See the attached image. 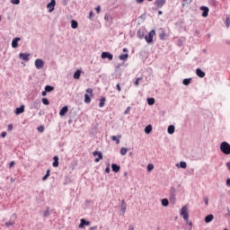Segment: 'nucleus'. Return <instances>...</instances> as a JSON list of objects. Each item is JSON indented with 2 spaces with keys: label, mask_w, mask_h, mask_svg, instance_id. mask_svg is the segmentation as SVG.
Returning a JSON list of instances; mask_svg holds the SVG:
<instances>
[{
  "label": "nucleus",
  "mask_w": 230,
  "mask_h": 230,
  "mask_svg": "<svg viewBox=\"0 0 230 230\" xmlns=\"http://www.w3.org/2000/svg\"><path fill=\"white\" fill-rule=\"evenodd\" d=\"M181 216L182 217L183 220L189 224V226L190 227L193 226V223L190 221L188 223V220H190V214L188 213V207L186 206H183L181 208Z\"/></svg>",
  "instance_id": "obj_1"
},
{
  "label": "nucleus",
  "mask_w": 230,
  "mask_h": 230,
  "mask_svg": "<svg viewBox=\"0 0 230 230\" xmlns=\"http://www.w3.org/2000/svg\"><path fill=\"white\" fill-rule=\"evenodd\" d=\"M220 150L225 155H230V144L227 142H222L220 145Z\"/></svg>",
  "instance_id": "obj_2"
},
{
  "label": "nucleus",
  "mask_w": 230,
  "mask_h": 230,
  "mask_svg": "<svg viewBox=\"0 0 230 230\" xmlns=\"http://www.w3.org/2000/svg\"><path fill=\"white\" fill-rule=\"evenodd\" d=\"M154 36H155V30H151L148 32V34L144 37V39L147 44H153L154 43Z\"/></svg>",
  "instance_id": "obj_3"
},
{
  "label": "nucleus",
  "mask_w": 230,
  "mask_h": 230,
  "mask_svg": "<svg viewBox=\"0 0 230 230\" xmlns=\"http://www.w3.org/2000/svg\"><path fill=\"white\" fill-rule=\"evenodd\" d=\"M154 4L155 7H153V10L157 12V10H161V8L166 4V0H155Z\"/></svg>",
  "instance_id": "obj_4"
},
{
  "label": "nucleus",
  "mask_w": 230,
  "mask_h": 230,
  "mask_svg": "<svg viewBox=\"0 0 230 230\" xmlns=\"http://www.w3.org/2000/svg\"><path fill=\"white\" fill-rule=\"evenodd\" d=\"M101 58L102 60L108 59V60H113L114 59V55L109 51H104L101 54Z\"/></svg>",
  "instance_id": "obj_5"
},
{
  "label": "nucleus",
  "mask_w": 230,
  "mask_h": 230,
  "mask_svg": "<svg viewBox=\"0 0 230 230\" xmlns=\"http://www.w3.org/2000/svg\"><path fill=\"white\" fill-rule=\"evenodd\" d=\"M93 157H97L94 160V163H100V161H102V159H103V154L102 153V151H94L93 153Z\"/></svg>",
  "instance_id": "obj_6"
},
{
  "label": "nucleus",
  "mask_w": 230,
  "mask_h": 230,
  "mask_svg": "<svg viewBox=\"0 0 230 230\" xmlns=\"http://www.w3.org/2000/svg\"><path fill=\"white\" fill-rule=\"evenodd\" d=\"M55 6H57V0H50V2L47 4L49 13L55 12Z\"/></svg>",
  "instance_id": "obj_7"
},
{
  "label": "nucleus",
  "mask_w": 230,
  "mask_h": 230,
  "mask_svg": "<svg viewBox=\"0 0 230 230\" xmlns=\"http://www.w3.org/2000/svg\"><path fill=\"white\" fill-rule=\"evenodd\" d=\"M199 10L202 12L201 17L206 18L208 15H209V7L202 5L199 7Z\"/></svg>",
  "instance_id": "obj_8"
},
{
  "label": "nucleus",
  "mask_w": 230,
  "mask_h": 230,
  "mask_svg": "<svg viewBox=\"0 0 230 230\" xmlns=\"http://www.w3.org/2000/svg\"><path fill=\"white\" fill-rule=\"evenodd\" d=\"M36 69H42L44 67V60L37 58L34 62Z\"/></svg>",
  "instance_id": "obj_9"
},
{
  "label": "nucleus",
  "mask_w": 230,
  "mask_h": 230,
  "mask_svg": "<svg viewBox=\"0 0 230 230\" xmlns=\"http://www.w3.org/2000/svg\"><path fill=\"white\" fill-rule=\"evenodd\" d=\"M19 59L23 60V62H30V53H20Z\"/></svg>",
  "instance_id": "obj_10"
},
{
  "label": "nucleus",
  "mask_w": 230,
  "mask_h": 230,
  "mask_svg": "<svg viewBox=\"0 0 230 230\" xmlns=\"http://www.w3.org/2000/svg\"><path fill=\"white\" fill-rule=\"evenodd\" d=\"M85 226H91V222L85 218H82L80 220V224L78 225L79 229H84V227H85Z\"/></svg>",
  "instance_id": "obj_11"
},
{
  "label": "nucleus",
  "mask_w": 230,
  "mask_h": 230,
  "mask_svg": "<svg viewBox=\"0 0 230 230\" xmlns=\"http://www.w3.org/2000/svg\"><path fill=\"white\" fill-rule=\"evenodd\" d=\"M127 213V203H125V199H122L120 202V215L123 217Z\"/></svg>",
  "instance_id": "obj_12"
},
{
  "label": "nucleus",
  "mask_w": 230,
  "mask_h": 230,
  "mask_svg": "<svg viewBox=\"0 0 230 230\" xmlns=\"http://www.w3.org/2000/svg\"><path fill=\"white\" fill-rule=\"evenodd\" d=\"M69 112V107L67 105L63 106L59 111V116L64 117Z\"/></svg>",
  "instance_id": "obj_13"
},
{
  "label": "nucleus",
  "mask_w": 230,
  "mask_h": 230,
  "mask_svg": "<svg viewBox=\"0 0 230 230\" xmlns=\"http://www.w3.org/2000/svg\"><path fill=\"white\" fill-rule=\"evenodd\" d=\"M19 40H21V38H19V37L13 39L12 48H13V49H17V48H19Z\"/></svg>",
  "instance_id": "obj_14"
},
{
  "label": "nucleus",
  "mask_w": 230,
  "mask_h": 230,
  "mask_svg": "<svg viewBox=\"0 0 230 230\" xmlns=\"http://www.w3.org/2000/svg\"><path fill=\"white\" fill-rule=\"evenodd\" d=\"M24 104H22L20 107L15 109L14 113L16 114V116H19L24 112Z\"/></svg>",
  "instance_id": "obj_15"
},
{
  "label": "nucleus",
  "mask_w": 230,
  "mask_h": 230,
  "mask_svg": "<svg viewBox=\"0 0 230 230\" xmlns=\"http://www.w3.org/2000/svg\"><path fill=\"white\" fill-rule=\"evenodd\" d=\"M196 75H197V76H199V78H204V76H206V72L200 68H197Z\"/></svg>",
  "instance_id": "obj_16"
},
{
  "label": "nucleus",
  "mask_w": 230,
  "mask_h": 230,
  "mask_svg": "<svg viewBox=\"0 0 230 230\" xmlns=\"http://www.w3.org/2000/svg\"><path fill=\"white\" fill-rule=\"evenodd\" d=\"M80 76H82V70H80V69L75 70L73 75V78L75 80H80Z\"/></svg>",
  "instance_id": "obj_17"
},
{
  "label": "nucleus",
  "mask_w": 230,
  "mask_h": 230,
  "mask_svg": "<svg viewBox=\"0 0 230 230\" xmlns=\"http://www.w3.org/2000/svg\"><path fill=\"white\" fill-rule=\"evenodd\" d=\"M111 170L114 172V173H118L119 170H121V166H119L118 164H112Z\"/></svg>",
  "instance_id": "obj_18"
},
{
  "label": "nucleus",
  "mask_w": 230,
  "mask_h": 230,
  "mask_svg": "<svg viewBox=\"0 0 230 230\" xmlns=\"http://www.w3.org/2000/svg\"><path fill=\"white\" fill-rule=\"evenodd\" d=\"M214 218H215V216H213V214H208L205 217V223L210 224V222H213Z\"/></svg>",
  "instance_id": "obj_19"
},
{
  "label": "nucleus",
  "mask_w": 230,
  "mask_h": 230,
  "mask_svg": "<svg viewBox=\"0 0 230 230\" xmlns=\"http://www.w3.org/2000/svg\"><path fill=\"white\" fill-rule=\"evenodd\" d=\"M137 37L138 39H145V30L143 29H139L137 31Z\"/></svg>",
  "instance_id": "obj_20"
},
{
  "label": "nucleus",
  "mask_w": 230,
  "mask_h": 230,
  "mask_svg": "<svg viewBox=\"0 0 230 230\" xmlns=\"http://www.w3.org/2000/svg\"><path fill=\"white\" fill-rule=\"evenodd\" d=\"M53 163H52V166L53 168H58V164H59V162H58V156L55 155L53 157Z\"/></svg>",
  "instance_id": "obj_21"
},
{
  "label": "nucleus",
  "mask_w": 230,
  "mask_h": 230,
  "mask_svg": "<svg viewBox=\"0 0 230 230\" xmlns=\"http://www.w3.org/2000/svg\"><path fill=\"white\" fill-rule=\"evenodd\" d=\"M104 20H105L106 22H108V23L110 24V26H111V24H112V16H111V14L106 13L105 16H104Z\"/></svg>",
  "instance_id": "obj_22"
},
{
  "label": "nucleus",
  "mask_w": 230,
  "mask_h": 230,
  "mask_svg": "<svg viewBox=\"0 0 230 230\" xmlns=\"http://www.w3.org/2000/svg\"><path fill=\"white\" fill-rule=\"evenodd\" d=\"M167 132H168V134H170L171 136H172V134H174V133H175V126H173V125L168 126V128H167Z\"/></svg>",
  "instance_id": "obj_23"
},
{
  "label": "nucleus",
  "mask_w": 230,
  "mask_h": 230,
  "mask_svg": "<svg viewBox=\"0 0 230 230\" xmlns=\"http://www.w3.org/2000/svg\"><path fill=\"white\" fill-rule=\"evenodd\" d=\"M119 60H123L124 62L128 60V53L120 54L119 56Z\"/></svg>",
  "instance_id": "obj_24"
},
{
  "label": "nucleus",
  "mask_w": 230,
  "mask_h": 230,
  "mask_svg": "<svg viewBox=\"0 0 230 230\" xmlns=\"http://www.w3.org/2000/svg\"><path fill=\"white\" fill-rule=\"evenodd\" d=\"M71 29L76 30L78 28V22L76 20H71Z\"/></svg>",
  "instance_id": "obj_25"
},
{
  "label": "nucleus",
  "mask_w": 230,
  "mask_h": 230,
  "mask_svg": "<svg viewBox=\"0 0 230 230\" xmlns=\"http://www.w3.org/2000/svg\"><path fill=\"white\" fill-rule=\"evenodd\" d=\"M176 166H179L180 168L186 170V168L188 167V164H186V162L184 161H181L180 162V164H177Z\"/></svg>",
  "instance_id": "obj_26"
},
{
  "label": "nucleus",
  "mask_w": 230,
  "mask_h": 230,
  "mask_svg": "<svg viewBox=\"0 0 230 230\" xmlns=\"http://www.w3.org/2000/svg\"><path fill=\"white\" fill-rule=\"evenodd\" d=\"M105 102H107V99L104 96L101 97L100 102H99V107H101V108L105 107Z\"/></svg>",
  "instance_id": "obj_27"
},
{
  "label": "nucleus",
  "mask_w": 230,
  "mask_h": 230,
  "mask_svg": "<svg viewBox=\"0 0 230 230\" xmlns=\"http://www.w3.org/2000/svg\"><path fill=\"white\" fill-rule=\"evenodd\" d=\"M145 134H150L152 132V125H147L144 129Z\"/></svg>",
  "instance_id": "obj_28"
},
{
  "label": "nucleus",
  "mask_w": 230,
  "mask_h": 230,
  "mask_svg": "<svg viewBox=\"0 0 230 230\" xmlns=\"http://www.w3.org/2000/svg\"><path fill=\"white\" fill-rule=\"evenodd\" d=\"M147 104L152 106L155 104V99L154 97L147 98Z\"/></svg>",
  "instance_id": "obj_29"
},
{
  "label": "nucleus",
  "mask_w": 230,
  "mask_h": 230,
  "mask_svg": "<svg viewBox=\"0 0 230 230\" xmlns=\"http://www.w3.org/2000/svg\"><path fill=\"white\" fill-rule=\"evenodd\" d=\"M45 91H46V93H52V91H55V87L52 85H46Z\"/></svg>",
  "instance_id": "obj_30"
},
{
  "label": "nucleus",
  "mask_w": 230,
  "mask_h": 230,
  "mask_svg": "<svg viewBox=\"0 0 230 230\" xmlns=\"http://www.w3.org/2000/svg\"><path fill=\"white\" fill-rule=\"evenodd\" d=\"M169 204H170V201L168 200V199L164 198L162 199V206H164V208H168Z\"/></svg>",
  "instance_id": "obj_31"
},
{
  "label": "nucleus",
  "mask_w": 230,
  "mask_h": 230,
  "mask_svg": "<svg viewBox=\"0 0 230 230\" xmlns=\"http://www.w3.org/2000/svg\"><path fill=\"white\" fill-rule=\"evenodd\" d=\"M40 101H35L32 104V109H40Z\"/></svg>",
  "instance_id": "obj_32"
},
{
  "label": "nucleus",
  "mask_w": 230,
  "mask_h": 230,
  "mask_svg": "<svg viewBox=\"0 0 230 230\" xmlns=\"http://www.w3.org/2000/svg\"><path fill=\"white\" fill-rule=\"evenodd\" d=\"M51 175V171L49 169L46 172V174L42 177V181H48V178Z\"/></svg>",
  "instance_id": "obj_33"
},
{
  "label": "nucleus",
  "mask_w": 230,
  "mask_h": 230,
  "mask_svg": "<svg viewBox=\"0 0 230 230\" xmlns=\"http://www.w3.org/2000/svg\"><path fill=\"white\" fill-rule=\"evenodd\" d=\"M191 80H192L191 77L183 79L182 81L183 85H190V84H191Z\"/></svg>",
  "instance_id": "obj_34"
},
{
  "label": "nucleus",
  "mask_w": 230,
  "mask_h": 230,
  "mask_svg": "<svg viewBox=\"0 0 230 230\" xmlns=\"http://www.w3.org/2000/svg\"><path fill=\"white\" fill-rule=\"evenodd\" d=\"M164 37H166V32H164V31H161L159 34L160 40H165L166 39Z\"/></svg>",
  "instance_id": "obj_35"
},
{
  "label": "nucleus",
  "mask_w": 230,
  "mask_h": 230,
  "mask_svg": "<svg viewBox=\"0 0 230 230\" xmlns=\"http://www.w3.org/2000/svg\"><path fill=\"white\" fill-rule=\"evenodd\" d=\"M193 0H183L182 1V6H190Z\"/></svg>",
  "instance_id": "obj_36"
},
{
  "label": "nucleus",
  "mask_w": 230,
  "mask_h": 230,
  "mask_svg": "<svg viewBox=\"0 0 230 230\" xmlns=\"http://www.w3.org/2000/svg\"><path fill=\"white\" fill-rule=\"evenodd\" d=\"M91 102V96L88 93L84 94V103H89Z\"/></svg>",
  "instance_id": "obj_37"
},
{
  "label": "nucleus",
  "mask_w": 230,
  "mask_h": 230,
  "mask_svg": "<svg viewBox=\"0 0 230 230\" xmlns=\"http://www.w3.org/2000/svg\"><path fill=\"white\" fill-rule=\"evenodd\" d=\"M177 193V190L175 188L172 187L170 190V196L175 197V194Z\"/></svg>",
  "instance_id": "obj_38"
},
{
  "label": "nucleus",
  "mask_w": 230,
  "mask_h": 230,
  "mask_svg": "<svg viewBox=\"0 0 230 230\" xmlns=\"http://www.w3.org/2000/svg\"><path fill=\"white\" fill-rule=\"evenodd\" d=\"M127 152H128V149H127L126 147H121L120 148V154L122 155H127Z\"/></svg>",
  "instance_id": "obj_39"
},
{
  "label": "nucleus",
  "mask_w": 230,
  "mask_h": 230,
  "mask_svg": "<svg viewBox=\"0 0 230 230\" xmlns=\"http://www.w3.org/2000/svg\"><path fill=\"white\" fill-rule=\"evenodd\" d=\"M43 217L45 218H48V217H49V207H47L46 211L43 213Z\"/></svg>",
  "instance_id": "obj_40"
},
{
  "label": "nucleus",
  "mask_w": 230,
  "mask_h": 230,
  "mask_svg": "<svg viewBox=\"0 0 230 230\" xmlns=\"http://www.w3.org/2000/svg\"><path fill=\"white\" fill-rule=\"evenodd\" d=\"M41 102L43 105H49V100H48V98H42Z\"/></svg>",
  "instance_id": "obj_41"
},
{
  "label": "nucleus",
  "mask_w": 230,
  "mask_h": 230,
  "mask_svg": "<svg viewBox=\"0 0 230 230\" xmlns=\"http://www.w3.org/2000/svg\"><path fill=\"white\" fill-rule=\"evenodd\" d=\"M111 140L116 142V145H119V138L116 136L111 137Z\"/></svg>",
  "instance_id": "obj_42"
},
{
  "label": "nucleus",
  "mask_w": 230,
  "mask_h": 230,
  "mask_svg": "<svg viewBox=\"0 0 230 230\" xmlns=\"http://www.w3.org/2000/svg\"><path fill=\"white\" fill-rule=\"evenodd\" d=\"M146 170L147 172H152V170H154V165L152 164H147Z\"/></svg>",
  "instance_id": "obj_43"
},
{
  "label": "nucleus",
  "mask_w": 230,
  "mask_h": 230,
  "mask_svg": "<svg viewBox=\"0 0 230 230\" xmlns=\"http://www.w3.org/2000/svg\"><path fill=\"white\" fill-rule=\"evenodd\" d=\"M15 222L13 221H8L4 224L5 227H10V226H13Z\"/></svg>",
  "instance_id": "obj_44"
},
{
  "label": "nucleus",
  "mask_w": 230,
  "mask_h": 230,
  "mask_svg": "<svg viewBox=\"0 0 230 230\" xmlns=\"http://www.w3.org/2000/svg\"><path fill=\"white\" fill-rule=\"evenodd\" d=\"M140 80H143V78L137 77V78L136 79V81L134 82V85H136V87H137V85H139V81H140Z\"/></svg>",
  "instance_id": "obj_45"
},
{
  "label": "nucleus",
  "mask_w": 230,
  "mask_h": 230,
  "mask_svg": "<svg viewBox=\"0 0 230 230\" xmlns=\"http://www.w3.org/2000/svg\"><path fill=\"white\" fill-rule=\"evenodd\" d=\"M209 4L212 6H217V0H208Z\"/></svg>",
  "instance_id": "obj_46"
},
{
  "label": "nucleus",
  "mask_w": 230,
  "mask_h": 230,
  "mask_svg": "<svg viewBox=\"0 0 230 230\" xmlns=\"http://www.w3.org/2000/svg\"><path fill=\"white\" fill-rule=\"evenodd\" d=\"M105 173H111V164H108L107 167L105 168Z\"/></svg>",
  "instance_id": "obj_47"
},
{
  "label": "nucleus",
  "mask_w": 230,
  "mask_h": 230,
  "mask_svg": "<svg viewBox=\"0 0 230 230\" xmlns=\"http://www.w3.org/2000/svg\"><path fill=\"white\" fill-rule=\"evenodd\" d=\"M12 4H21V0H11Z\"/></svg>",
  "instance_id": "obj_48"
},
{
  "label": "nucleus",
  "mask_w": 230,
  "mask_h": 230,
  "mask_svg": "<svg viewBox=\"0 0 230 230\" xmlns=\"http://www.w3.org/2000/svg\"><path fill=\"white\" fill-rule=\"evenodd\" d=\"M225 24H226V28H229V26H230V19H229V17L226 18Z\"/></svg>",
  "instance_id": "obj_49"
},
{
  "label": "nucleus",
  "mask_w": 230,
  "mask_h": 230,
  "mask_svg": "<svg viewBox=\"0 0 230 230\" xmlns=\"http://www.w3.org/2000/svg\"><path fill=\"white\" fill-rule=\"evenodd\" d=\"M93 15H94V13H93V11H91V12L89 13L88 19H90V21H93Z\"/></svg>",
  "instance_id": "obj_50"
},
{
  "label": "nucleus",
  "mask_w": 230,
  "mask_h": 230,
  "mask_svg": "<svg viewBox=\"0 0 230 230\" xmlns=\"http://www.w3.org/2000/svg\"><path fill=\"white\" fill-rule=\"evenodd\" d=\"M194 35L196 37H200V31H199V30L194 31Z\"/></svg>",
  "instance_id": "obj_51"
},
{
  "label": "nucleus",
  "mask_w": 230,
  "mask_h": 230,
  "mask_svg": "<svg viewBox=\"0 0 230 230\" xmlns=\"http://www.w3.org/2000/svg\"><path fill=\"white\" fill-rule=\"evenodd\" d=\"M204 202H205L206 206H209V199H208V197L204 198Z\"/></svg>",
  "instance_id": "obj_52"
},
{
  "label": "nucleus",
  "mask_w": 230,
  "mask_h": 230,
  "mask_svg": "<svg viewBox=\"0 0 230 230\" xmlns=\"http://www.w3.org/2000/svg\"><path fill=\"white\" fill-rule=\"evenodd\" d=\"M15 166V161H12L9 164V168H13Z\"/></svg>",
  "instance_id": "obj_53"
},
{
  "label": "nucleus",
  "mask_w": 230,
  "mask_h": 230,
  "mask_svg": "<svg viewBox=\"0 0 230 230\" xmlns=\"http://www.w3.org/2000/svg\"><path fill=\"white\" fill-rule=\"evenodd\" d=\"M170 202L174 204V202H175V196H170Z\"/></svg>",
  "instance_id": "obj_54"
},
{
  "label": "nucleus",
  "mask_w": 230,
  "mask_h": 230,
  "mask_svg": "<svg viewBox=\"0 0 230 230\" xmlns=\"http://www.w3.org/2000/svg\"><path fill=\"white\" fill-rule=\"evenodd\" d=\"M95 10H96L97 13H100L102 12V7L100 5H98L97 7H95Z\"/></svg>",
  "instance_id": "obj_55"
},
{
  "label": "nucleus",
  "mask_w": 230,
  "mask_h": 230,
  "mask_svg": "<svg viewBox=\"0 0 230 230\" xmlns=\"http://www.w3.org/2000/svg\"><path fill=\"white\" fill-rule=\"evenodd\" d=\"M38 131L44 132V126L38 127Z\"/></svg>",
  "instance_id": "obj_56"
},
{
  "label": "nucleus",
  "mask_w": 230,
  "mask_h": 230,
  "mask_svg": "<svg viewBox=\"0 0 230 230\" xmlns=\"http://www.w3.org/2000/svg\"><path fill=\"white\" fill-rule=\"evenodd\" d=\"M130 106H128L127 109H126V111H124V114L125 115H127V114H128V112H130Z\"/></svg>",
  "instance_id": "obj_57"
},
{
  "label": "nucleus",
  "mask_w": 230,
  "mask_h": 230,
  "mask_svg": "<svg viewBox=\"0 0 230 230\" xmlns=\"http://www.w3.org/2000/svg\"><path fill=\"white\" fill-rule=\"evenodd\" d=\"M7 130H13V124H9L7 127Z\"/></svg>",
  "instance_id": "obj_58"
},
{
  "label": "nucleus",
  "mask_w": 230,
  "mask_h": 230,
  "mask_svg": "<svg viewBox=\"0 0 230 230\" xmlns=\"http://www.w3.org/2000/svg\"><path fill=\"white\" fill-rule=\"evenodd\" d=\"M116 89L117 91H119V93H121V86L119 85V84L116 85Z\"/></svg>",
  "instance_id": "obj_59"
},
{
  "label": "nucleus",
  "mask_w": 230,
  "mask_h": 230,
  "mask_svg": "<svg viewBox=\"0 0 230 230\" xmlns=\"http://www.w3.org/2000/svg\"><path fill=\"white\" fill-rule=\"evenodd\" d=\"M86 93H88V94H93V90L91 88H87Z\"/></svg>",
  "instance_id": "obj_60"
},
{
  "label": "nucleus",
  "mask_w": 230,
  "mask_h": 230,
  "mask_svg": "<svg viewBox=\"0 0 230 230\" xmlns=\"http://www.w3.org/2000/svg\"><path fill=\"white\" fill-rule=\"evenodd\" d=\"M1 137H6V131H3L1 133Z\"/></svg>",
  "instance_id": "obj_61"
},
{
  "label": "nucleus",
  "mask_w": 230,
  "mask_h": 230,
  "mask_svg": "<svg viewBox=\"0 0 230 230\" xmlns=\"http://www.w3.org/2000/svg\"><path fill=\"white\" fill-rule=\"evenodd\" d=\"M226 186H227L228 188H230V178H228V179L226 180Z\"/></svg>",
  "instance_id": "obj_62"
},
{
  "label": "nucleus",
  "mask_w": 230,
  "mask_h": 230,
  "mask_svg": "<svg viewBox=\"0 0 230 230\" xmlns=\"http://www.w3.org/2000/svg\"><path fill=\"white\" fill-rule=\"evenodd\" d=\"M96 229H98V226H96L90 227V230H96Z\"/></svg>",
  "instance_id": "obj_63"
},
{
  "label": "nucleus",
  "mask_w": 230,
  "mask_h": 230,
  "mask_svg": "<svg viewBox=\"0 0 230 230\" xmlns=\"http://www.w3.org/2000/svg\"><path fill=\"white\" fill-rule=\"evenodd\" d=\"M226 167H227V169H228L229 172H230V162H227V163H226Z\"/></svg>",
  "instance_id": "obj_64"
}]
</instances>
